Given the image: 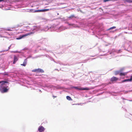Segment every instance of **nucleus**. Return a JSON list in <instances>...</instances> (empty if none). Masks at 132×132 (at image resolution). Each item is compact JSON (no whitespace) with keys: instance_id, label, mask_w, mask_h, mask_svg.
Returning a JSON list of instances; mask_svg holds the SVG:
<instances>
[{"instance_id":"nucleus-1","label":"nucleus","mask_w":132,"mask_h":132,"mask_svg":"<svg viewBox=\"0 0 132 132\" xmlns=\"http://www.w3.org/2000/svg\"><path fill=\"white\" fill-rule=\"evenodd\" d=\"M5 83H2L0 85V92L2 93H4L7 92L9 89L7 88L8 86H5L3 85Z\"/></svg>"},{"instance_id":"nucleus-2","label":"nucleus","mask_w":132,"mask_h":132,"mask_svg":"<svg viewBox=\"0 0 132 132\" xmlns=\"http://www.w3.org/2000/svg\"><path fill=\"white\" fill-rule=\"evenodd\" d=\"M33 33V32H31L30 33L27 34H25V35H22L20 36H19V37L16 38V39L18 40L24 37L27 36L28 35H30L31 34H32Z\"/></svg>"},{"instance_id":"nucleus-3","label":"nucleus","mask_w":132,"mask_h":132,"mask_svg":"<svg viewBox=\"0 0 132 132\" xmlns=\"http://www.w3.org/2000/svg\"><path fill=\"white\" fill-rule=\"evenodd\" d=\"M33 72H37L43 73L44 71L42 69H36L32 70Z\"/></svg>"},{"instance_id":"nucleus-4","label":"nucleus","mask_w":132,"mask_h":132,"mask_svg":"<svg viewBox=\"0 0 132 132\" xmlns=\"http://www.w3.org/2000/svg\"><path fill=\"white\" fill-rule=\"evenodd\" d=\"M73 88H74L77 89H78L79 90H88L90 89L88 87L83 88H79L77 87H73Z\"/></svg>"},{"instance_id":"nucleus-5","label":"nucleus","mask_w":132,"mask_h":132,"mask_svg":"<svg viewBox=\"0 0 132 132\" xmlns=\"http://www.w3.org/2000/svg\"><path fill=\"white\" fill-rule=\"evenodd\" d=\"M38 130L39 132H42L45 130V128L42 126H40L38 128Z\"/></svg>"},{"instance_id":"nucleus-6","label":"nucleus","mask_w":132,"mask_h":132,"mask_svg":"<svg viewBox=\"0 0 132 132\" xmlns=\"http://www.w3.org/2000/svg\"><path fill=\"white\" fill-rule=\"evenodd\" d=\"M118 79V78L116 77H113L111 78L110 80L112 82H113L117 81Z\"/></svg>"},{"instance_id":"nucleus-7","label":"nucleus","mask_w":132,"mask_h":132,"mask_svg":"<svg viewBox=\"0 0 132 132\" xmlns=\"http://www.w3.org/2000/svg\"><path fill=\"white\" fill-rule=\"evenodd\" d=\"M132 81V76H131L130 77V79H128L122 81V82H125L128 81Z\"/></svg>"},{"instance_id":"nucleus-8","label":"nucleus","mask_w":132,"mask_h":132,"mask_svg":"<svg viewBox=\"0 0 132 132\" xmlns=\"http://www.w3.org/2000/svg\"><path fill=\"white\" fill-rule=\"evenodd\" d=\"M18 60V58L17 57L15 56H14V61H13V63L14 64L15 63H16V61H17Z\"/></svg>"},{"instance_id":"nucleus-9","label":"nucleus","mask_w":132,"mask_h":132,"mask_svg":"<svg viewBox=\"0 0 132 132\" xmlns=\"http://www.w3.org/2000/svg\"><path fill=\"white\" fill-rule=\"evenodd\" d=\"M122 70H123V69H121L119 71H115V73H114L115 75H117L119 74L120 73V72L122 71Z\"/></svg>"},{"instance_id":"nucleus-10","label":"nucleus","mask_w":132,"mask_h":132,"mask_svg":"<svg viewBox=\"0 0 132 132\" xmlns=\"http://www.w3.org/2000/svg\"><path fill=\"white\" fill-rule=\"evenodd\" d=\"M127 73V72H125V73L121 72L119 74V75L120 76H125V75H126Z\"/></svg>"},{"instance_id":"nucleus-11","label":"nucleus","mask_w":132,"mask_h":132,"mask_svg":"<svg viewBox=\"0 0 132 132\" xmlns=\"http://www.w3.org/2000/svg\"><path fill=\"white\" fill-rule=\"evenodd\" d=\"M124 2L132 3V0H123Z\"/></svg>"},{"instance_id":"nucleus-12","label":"nucleus","mask_w":132,"mask_h":132,"mask_svg":"<svg viewBox=\"0 0 132 132\" xmlns=\"http://www.w3.org/2000/svg\"><path fill=\"white\" fill-rule=\"evenodd\" d=\"M66 98H67V99L69 101L72 100V98H71V97L69 96H66Z\"/></svg>"},{"instance_id":"nucleus-13","label":"nucleus","mask_w":132,"mask_h":132,"mask_svg":"<svg viewBox=\"0 0 132 132\" xmlns=\"http://www.w3.org/2000/svg\"><path fill=\"white\" fill-rule=\"evenodd\" d=\"M49 9H44L41 10L42 12H44L49 11Z\"/></svg>"},{"instance_id":"nucleus-14","label":"nucleus","mask_w":132,"mask_h":132,"mask_svg":"<svg viewBox=\"0 0 132 132\" xmlns=\"http://www.w3.org/2000/svg\"><path fill=\"white\" fill-rule=\"evenodd\" d=\"M8 82L6 81H0V84L2 83H7Z\"/></svg>"},{"instance_id":"nucleus-15","label":"nucleus","mask_w":132,"mask_h":132,"mask_svg":"<svg viewBox=\"0 0 132 132\" xmlns=\"http://www.w3.org/2000/svg\"><path fill=\"white\" fill-rule=\"evenodd\" d=\"M116 27H115V26H113V27H111L110 28H109L108 30H111V29H114L115 28H116Z\"/></svg>"},{"instance_id":"nucleus-16","label":"nucleus","mask_w":132,"mask_h":132,"mask_svg":"<svg viewBox=\"0 0 132 132\" xmlns=\"http://www.w3.org/2000/svg\"><path fill=\"white\" fill-rule=\"evenodd\" d=\"M26 64V62H24L23 64H21V65H23L24 66H25Z\"/></svg>"},{"instance_id":"nucleus-17","label":"nucleus","mask_w":132,"mask_h":132,"mask_svg":"<svg viewBox=\"0 0 132 132\" xmlns=\"http://www.w3.org/2000/svg\"><path fill=\"white\" fill-rule=\"evenodd\" d=\"M42 11L41 10H38L35 11V12H41Z\"/></svg>"},{"instance_id":"nucleus-18","label":"nucleus","mask_w":132,"mask_h":132,"mask_svg":"<svg viewBox=\"0 0 132 132\" xmlns=\"http://www.w3.org/2000/svg\"><path fill=\"white\" fill-rule=\"evenodd\" d=\"M73 17H75L76 18V17H75V16L73 15H71L70 17V18H73Z\"/></svg>"},{"instance_id":"nucleus-19","label":"nucleus","mask_w":132,"mask_h":132,"mask_svg":"<svg viewBox=\"0 0 132 132\" xmlns=\"http://www.w3.org/2000/svg\"><path fill=\"white\" fill-rule=\"evenodd\" d=\"M7 30L9 31H12V30L11 29H7Z\"/></svg>"},{"instance_id":"nucleus-20","label":"nucleus","mask_w":132,"mask_h":132,"mask_svg":"<svg viewBox=\"0 0 132 132\" xmlns=\"http://www.w3.org/2000/svg\"><path fill=\"white\" fill-rule=\"evenodd\" d=\"M8 75V74L7 73H5L4 75Z\"/></svg>"},{"instance_id":"nucleus-21","label":"nucleus","mask_w":132,"mask_h":132,"mask_svg":"<svg viewBox=\"0 0 132 132\" xmlns=\"http://www.w3.org/2000/svg\"><path fill=\"white\" fill-rule=\"evenodd\" d=\"M53 97L54 98L56 97H57V96H53Z\"/></svg>"},{"instance_id":"nucleus-22","label":"nucleus","mask_w":132,"mask_h":132,"mask_svg":"<svg viewBox=\"0 0 132 132\" xmlns=\"http://www.w3.org/2000/svg\"><path fill=\"white\" fill-rule=\"evenodd\" d=\"M68 24L69 25H72V24H70V23H69Z\"/></svg>"},{"instance_id":"nucleus-23","label":"nucleus","mask_w":132,"mask_h":132,"mask_svg":"<svg viewBox=\"0 0 132 132\" xmlns=\"http://www.w3.org/2000/svg\"><path fill=\"white\" fill-rule=\"evenodd\" d=\"M4 0H0V2H2V1H3Z\"/></svg>"},{"instance_id":"nucleus-24","label":"nucleus","mask_w":132,"mask_h":132,"mask_svg":"<svg viewBox=\"0 0 132 132\" xmlns=\"http://www.w3.org/2000/svg\"><path fill=\"white\" fill-rule=\"evenodd\" d=\"M129 101H132V100H129Z\"/></svg>"}]
</instances>
